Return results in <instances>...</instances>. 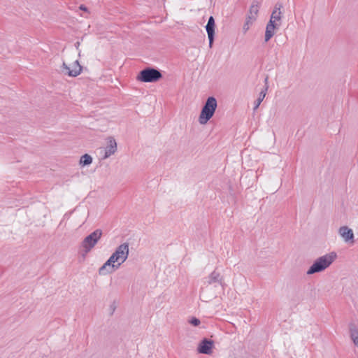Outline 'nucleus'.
Instances as JSON below:
<instances>
[{"label":"nucleus","instance_id":"14","mask_svg":"<svg viewBox=\"0 0 358 358\" xmlns=\"http://www.w3.org/2000/svg\"><path fill=\"white\" fill-rule=\"evenodd\" d=\"M280 27V24H271V22H268L266 27L264 41L268 42L275 34V30Z\"/></svg>","mask_w":358,"mask_h":358},{"label":"nucleus","instance_id":"7","mask_svg":"<svg viewBox=\"0 0 358 358\" xmlns=\"http://www.w3.org/2000/svg\"><path fill=\"white\" fill-rule=\"evenodd\" d=\"M117 143L113 137L107 139V145L103 148H100V153L102 154L101 159L104 160L113 155L117 152Z\"/></svg>","mask_w":358,"mask_h":358},{"label":"nucleus","instance_id":"20","mask_svg":"<svg viewBox=\"0 0 358 358\" xmlns=\"http://www.w3.org/2000/svg\"><path fill=\"white\" fill-rule=\"evenodd\" d=\"M188 322L194 327H198L201 324L200 320L196 317H190Z\"/></svg>","mask_w":358,"mask_h":358},{"label":"nucleus","instance_id":"16","mask_svg":"<svg viewBox=\"0 0 358 358\" xmlns=\"http://www.w3.org/2000/svg\"><path fill=\"white\" fill-rule=\"evenodd\" d=\"M92 157L90 155L85 154L81 156L79 160V165L83 167L90 166L92 163Z\"/></svg>","mask_w":358,"mask_h":358},{"label":"nucleus","instance_id":"11","mask_svg":"<svg viewBox=\"0 0 358 358\" xmlns=\"http://www.w3.org/2000/svg\"><path fill=\"white\" fill-rule=\"evenodd\" d=\"M338 233L343 238L344 241L350 244L355 243V236L353 231L347 226H343L339 228Z\"/></svg>","mask_w":358,"mask_h":358},{"label":"nucleus","instance_id":"12","mask_svg":"<svg viewBox=\"0 0 358 358\" xmlns=\"http://www.w3.org/2000/svg\"><path fill=\"white\" fill-rule=\"evenodd\" d=\"M215 27V20L213 16H210L209 17L208 23L206 26V29L208 40H209L210 48L212 47L213 41H214Z\"/></svg>","mask_w":358,"mask_h":358},{"label":"nucleus","instance_id":"5","mask_svg":"<svg viewBox=\"0 0 358 358\" xmlns=\"http://www.w3.org/2000/svg\"><path fill=\"white\" fill-rule=\"evenodd\" d=\"M129 243H124L120 245L111 255V258L117 264H123L129 256Z\"/></svg>","mask_w":358,"mask_h":358},{"label":"nucleus","instance_id":"6","mask_svg":"<svg viewBox=\"0 0 358 358\" xmlns=\"http://www.w3.org/2000/svg\"><path fill=\"white\" fill-rule=\"evenodd\" d=\"M82 71V66L80 65L78 60L74 61L72 64L67 65L65 62L61 67V71L65 75H68L71 77H76L78 76Z\"/></svg>","mask_w":358,"mask_h":358},{"label":"nucleus","instance_id":"2","mask_svg":"<svg viewBox=\"0 0 358 358\" xmlns=\"http://www.w3.org/2000/svg\"><path fill=\"white\" fill-rule=\"evenodd\" d=\"M217 107V102L215 97H208L203 106L201 113L199 117V122L201 124H206L210 118L213 116L216 108Z\"/></svg>","mask_w":358,"mask_h":358},{"label":"nucleus","instance_id":"21","mask_svg":"<svg viewBox=\"0 0 358 358\" xmlns=\"http://www.w3.org/2000/svg\"><path fill=\"white\" fill-rule=\"evenodd\" d=\"M79 8L83 11H87V7H85L84 5H80Z\"/></svg>","mask_w":358,"mask_h":358},{"label":"nucleus","instance_id":"18","mask_svg":"<svg viewBox=\"0 0 358 358\" xmlns=\"http://www.w3.org/2000/svg\"><path fill=\"white\" fill-rule=\"evenodd\" d=\"M255 20L256 19H255L254 17H246L245 22L243 26V31L244 33H246L249 30L250 27L252 25Z\"/></svg>","mask_w":358,"mask_h":358},{"label":"nucleus","instance_id":"19","mask_svg":"<svg viewBox=\"0 0 358 358\" xmlns=\"http://www.w3.org/2000/svg\"><path fill=\"white\" fill-rule=\"evenodd\" d=\"M267 88H268V87H266L265 90H263L260 92L259 98L255 101L254 110H256L258 108V107L261 104L262 101L264 99V97L266 96V92Z\"/></svg>","mask_w":358,"mask_h":358},{"label":"nucleus","instance_id":"15","mask_svg":"<svg viewBox=\"0 0 358 358\" xmlns=\"http://www.w3.org/2000/svg\"><path fill=\"white\" fill-rule=\"evenodd\" d=\"M349 331L351 339L352 340L354 344L358 347V328L356 324L352 322L350 323Z\"/></svg>","mask_w":358,"mask_h":358},{"label":"nucleus","instance_id":"13","mask_svg":"<svg viewBox=\"0 0 358 358\" xmlns=\"http://www.w3.org/2000/svg\"><path fill=\"white\" fill-rule=\"evenodd\" d=\"M282 8V5L280 3H277L275 5L274 10L272 12L271 18L269 22H271V24H280L278 22L280 21L282 17V12L281 8Z\"/></svg>","mask_w":358,"mask_h":358},{"label":"nucleus","instance_id":"10","mask_svg":"<svg viewBox=\"0 0 358 358\" xmlns=\"http://www.w3.org/2000/svg\"><path fill=\"white\" fill-rule=\"evenodd\" d=\"M208 285H213L215 287L217 285L221 286L224 288L225 283L224 281V277L220 274V272L214 270L208 277L207 281Z\"/></svg>","mask_w":358,"mask_h":358},{"label":"nucleus","instance_id":"1","mask_svg":"<svg viewBox=\"0 0 358 358\" xmlns=\"http://www.w3.org/2000/svg\"><path fill=\"white\" fill-rule=\"evenodd\" d=\"M337 258L335 252H331L325 255L318 257L308 269L306 274L313 275L320 273L327 268Z\"/></svg>","mask_w":358,"mask_h":358},{"label":"nucleus","instance_id":"9","mask_svg":"<svg viewBox=\"0 0 358 358\" xmlns=\"http://www.w3.org/2000/svg\"><path fill=\"white\" fill-rule=\"evenodd\" d=\"M214 341L211 339L203 338L199 343L197 352L200 354L210 355L213 353Z\"/></svg>","mask_w":358,"mask_h":358},{"label":"nucleus","instance_id":"8","mask_svg":"<svg viewBox=\"0 0 358 358\" xmlns=\"http://www.w3.org/2000/svg\"><path fill=\"white\" fill-rule=\"evenodd\" d=\"M115 260L110 257L109 259L99 268V274L100 275H105L115 271L120 266V264L117 263L115 264Z\"/></svg>","mask_w":358,"mask_h":358},{"label":"nucleus","instance_id":"4","mask_svg":"<svg viewBox=\"0 0 358 358\" xmlns=\"http://www.w3.org/2000/svg\"><path fill=\"white\" fill-rule=\"evenodd\" d=\"M162 77V75L159 70L148 67L140 71L137 80L143 83H155Z\"/></svg>","mask_w":358,"mask_h":358},{"label":"nucleus","instance_id":"3","mask_svg":"<svg viewBox=\"0 0 358 358\" xmlns=\"http://www.w3.org/2000/svg\"><path fill=\"white\" fill-rule=\"evenodd\" d=\"M101 236L102 231L101 229H96L83 239L81 243L83 248V256H85L91 251L101 238Z\"/></svg>","mask_w":358,"mask_h":358},{"label":"nucleus","instance_id":"17","mask_svg":"<svg viewBox=\"0 0 358 358\" xmlns=\"http://www.w3.org/2000/svg\"><path fill=\"white\" fill-rule=\"evenodd\" d=\"M258 12H259L258 3H253L250 8L249 13L247 16L254 17L255 19H257Z\"/></svg>","mask_w":358,"mask_h":358}]
</instances>
